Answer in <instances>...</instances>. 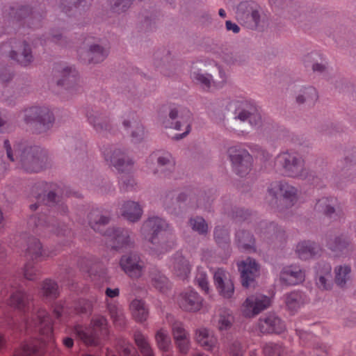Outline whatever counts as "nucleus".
<instances>
[{"label":"nucleus","mask_w":356,"mask_h":356,"mask_svg":"<svg viewBox=\"0 0 356 356\" xmlns=\"http://www.w3.org/2000/svg\"><path fill=\"white\" fill-rule=\"evenodd\" d=\"M26 331L38 332L41 339L23 343L14 350L13 356H43L46 343L53 341V320L48 312L40 309L31 319L26 320Z\"/></svg>","instance_id":"obj_1"},{"label":"nucleus","mask_w":356,"mask_h":356,"mask_svg":"<svg viewBox=\"0 0 356 356\" xmlns=\"http://www.w3.org/2000/svg\"><path fill=\"white\" fill-rule=\"evenodd\" d=\"M4 147L8 158L17 162L18 167L27 172H39L48 166V156L38 146H31L23 141L15 144L13 149L9 140H6Z\"/></svg>","instance_id":"obj_2"},{"label":"nucleus","mask_w":356,"mask_h":356,"mask_svg":"<svg viewBox=\"0 0 356 356\" xmlns=\"http://www.w3.org/2000/svg\"><path fill=\"white\" fill-rule=\"evenodd\" d=\"M141 232L146 239L153 245L151 248V253L159 256L161 254L168 251L174 245V241L172 239L167 244L165 238L172 234L169 229V225L161 218L154 216L145 220L141 227Z\"/></svg>","instance_id":"obj_3"},{"label":"nucleus","mask_w":356,"mask_h":356,"mask_svg":"<svg viewBox=\"0 0 356 356\" xmlns=\"http://www.w3.org/2000/svg\"><path fill=\"white\" fill-rule=\"evenodd\" d=\"M88 219L89 225L95 232H99L109 238L110 245L113 249L120 250L130 246L129 231L121 228L106 229L109 218L102 215L99 209L92 210L88 216Z\"/></svg>","instance_id":"obj_4"},{"label":"nucleus","mask_w":356,"mask_h":356,"mask_svg":"<svg viewBox=\"0 0 356 356\" xmlns=\"http://www.w3.org/2000/svg\"><path fill=\"white\" fill-rule=\"evenodd\" d=\"M275 165L282 166L286 175L307 180L317 186L319 178L304 168V161L296 153L282 152L275 159Z\"/></svg>","instance_id":"obj_5"},{"label":"nucleus","mask_w":356,"mask_h":356,"mask_svg":"<svg viewBox=\"0 0 356 356\" xmlns=\"http://www.w3.org/2000/svg\"><path fill=\"white\" fill-rule=\"evenodd\" d=\"M51 255L52 254L47 250L42 249L39 240L35 238H30L26 251V257L28 261L25 264L23 268L24 277L26 280L31 281L36 280L39 275V270L35 264Z\"/></svg>","instance_id":"obj_6"},{"label":"nucleus","mask_w":356,"mask_h":356,"mask_svg":"<svg viewBox=\"0 0 356 356\" xmlns=\"http://www.w3.org/2000/svg\"><path fill=\"white\" fill-rule=\"evenodd\" d=\"M107 333V320L102 316L94 317L90 327L76 325L74 328V335L87 345L95 344L99 336L106 335Z\"/></svg>","instance_id":"obj_7"},{"label":"nucleus","mask_w":356,"mask_h":356,"mask_svg":"<svg viewBox=\"0 0 356 356\" xmlns=\"http://www.w3.org/2000/svg\"><path fill=\"white\" fill-rule=\"evenodd\" d=\"M24 120L28 124H35L37 132L42 133L52 127L54 118L47 107L31 106L24 110Z\"/></svg>","instance_id":"obj_8"},{"label":"nucleus","mask_w":356,"mask_h":356,"mask_svg":"<svg viewBox=\"0 0 356 356\" xmlns=\"http://www.w3.org/2000/svg\"><path fill=\"white\" fill-rule=\"evenodd\" d=\"M8 54V56L21 65L26 66L33 61L29 45L25 42L10 41L0 46V55Z\"/></svg>","instance_id":"obj_9"},{"label":"nucleus","mask_w":356,"mask_h":356,"mask_svg":"<svg viewBox=\"0 0 356 356\" xmlns=\"http://www.w3.org/2000/svg\"><path fill=\"white\" fill-rule=\"evenodd\" d=\"M229 108H234L235 118L242 122L248 120L252 127L261 125V113L251 102L246 99L234 101L230 103Z\"/></svg>","instance_id":"obj_10"},{"label":"nucleus","mask_w":356,"mask_h":356,"mask_svg":"<svg viewBox=\"0 0 356 356\" xmlns=\"http://www.w3.org/2000/svg\"><path fill=\"white\" fill-rule=\"evenodd\" d=\"M169 115L170 118L175 122H163V126L165 128H173L178 131H184L181 134H176L173 138L178 140L187 136L191 131L192 122V115L190 111L186 108H179V110L172 108Z\"/></svg>","instance_id":"obj_11"},{"label":"nucleus","mask_w":356,"mask_h":356,"mask_svg":"<svg viewBox=\"0 0 356 356\" xmlns=\"http://www.w3.org/2000/svg\"><path fill=\"white\" fill-rule=\"evenodd\" d=\"M228 154L235 172L243 177L251 169L252 157L241 145H234L229 148Z\"/></svg>","instance_id":"obj_12"},{"label":"nucleus","mask_w":356,"mask_h":356,"mask_svg":"<svg viewBox=\"0 0 356 356\" xmlns=\"http://www.w3.org/2000/svg\"><path fill=\"white\" fill-rule=\"evenodd\" d=\"M271 304L270 298L261 293H256L248 296L241 307L244 316L252 318L262 311L266 309Z\"/></svg>","instance_id":"obj_13"},{"label":"nucleus","mask_w":356,"mask_h":356,"mask_svg":"<svg viewBox=\"0 0 356 356\" xmlns=\"http://www.w3.org/2000/svg\"><path fill=\"white\" fill-rule=\"evenodd\" d=\"M176 302L182 311L196 313L202 309L204 299L194 289H187L177 296Z\"/></svg>","instance_id":"obj_14"},{"label":"nucleus","mask_w":356,"mask_h":356,"mask_svg":"<svg viewBox=\"0 0 356 356\" xmlns=\"http://www.w3.org/2000/svg\"><path fill=\"white\" fill-rule=\"evenodd\" d=\"M8 15L13 20H24V24L29 27L36 28L40 25L41 16L27 6L15 3L10 8Z\"/></svg>","instance_id":"obj_15"},{"label":"nucleus","mask_w":356,"mask_h":356,"mask_svg":"<svg viewBox=\"0 0 356 356\" xmlns=\"http://www.w3.org/2000/svg\"><path fill=\"white\" fill-rule=\"evenodd\" d=\"M106 162L112 165L117 170L124 173L132 168L134 162L120 149L108 148L102 150Z\"/></svg>","instance_id":"obj_16"},{"label":"nucleus","mask_w":356,"mask_h":356,"mask_svg":"<svg viewBox=\"0 0 356 356\" xmlns=\"http://www.w3.org/2000/svg\"><path fill=\"white\" fill-rule=\"evenodd\" d=\"M92 308L91 301L87 300H80L74 302L73 307H69L65 302H58L53 306V313L55 318L59 320L63 314L71 316L90 313Z\"/></svg>","instance_id":"obj_17"},{"label":"nucleus","mask_w":356,"mask_h":356,"mask_svg":"<svg viewBox=\"0 0 356 356\" xmlns=\"http://www.w3.org/2000/svg\"><path fill=\"white\" fill-rule=\"evenodd\" d=\"M120 266L129 277L138 279L143 273L145 264L138 254L131 253L121 257Z\"/></svg>","instance_id":"obj_18"},{"label":"nucleus","mask_w":356,"mask_h":356,"mask_svg":"<svg viewBox=\"0 0 356 356\" xmlns=\"http://www.w3.org/2000/svg\"><path fill=\"white\" fill-rule=\"evenodd\" d=\"M268 191L273 199L277 198V194L280 193L288 207L293 206L297 201V189L286 182H273Z\"/></svg>","instance_id":"obj_19"},{"label":"nucleus","mask_w":356,"mask_h":356,"mask_svg":"<svg viewBox=\"0 0 356 356\" xmlns=\"http://www.w3.org/2000/svg\"><path fill=\"white\" fill-rule=\"evenodd\" d=\"M218 71L221 81L218 83L213 80L212 76L209 74H204L200 70H195L191 72V77L194 82L200 84L206 90L218 89L222 87L227 81L225 73L218 67Z\"/></svg>","instance_id":"obj_20"},{"label":"nucleus","mask_w":356,"mask_h":356,"mask_svg":"<svg viewBox=\"0 0 356 356\" xmlns=\"http://www.w3.org/2000/svg\"><path fill=\"white\" fill-rule=\"evenodd\" d=\"M257 327L263 334H281L286 330L284 323L276 315L269 314L259 319Z\"/></svg>","instance_id":"obj_21"},{"label":"nucleus","mask_w":356,"mask_h":356,"mask_svg":"<svg viewBox=\"0 0 356 356\" xmlns=\"http://www.w3.org/2000/svg\"><path fill=\"white\" fill-rule=\"evenodd\" d=\"M216 287L220 295L225 298H230L234 292V286L229 274L222 268H218L213 274Z\"/></svg>","instance_id":"obj_22"},{"label":"nucleus","mask_w":356,"mask_h":356,"mask_svg":"<svg viewBox=\"0 0 356 356\" xmlns=\"http://www.w3.org/2000/svg\"><path fill=\"white\" fill-rule=\"evenodd\" d=\"M238 268L241 272L242 285L248 288L258 276L259 266L254 259L247 258L245 260L238 264Z\"/></svg>","instance_id":"obj_23"},{"label":"nucleus","mask_w":356,"mask_h":356,"mask_svg":"<svg viewBox=\"0 0 356 356\" xmlns=\"http://www.w3.org/2000/svg\"><path fill=\"white\" fill-rule=\"evenodd\" d=\"M92 0H59L58 8L68 17L76 16L85 11Z\"/></svg>","instance_id":"obj_24"},{"label":"nucleus","mask_w":356,"mask_h":356,"mask_svg":"<svg viewBox=\"0 0 356 356\" xmlns=\"http://www.w3.org/2000/svg\"><path fill=\"white\" fill-rule=\"evenodd\" d=\"M169 266L174 275L182 280L188 277L191 270L190 262L179 252L174 254Z\"/></svg>","instance_id":"obj_25"},{"label":"nucleus","mask_w":356,"mask_h":356,"mask_svg":"<svg viewBox=\"0 0 356 356\" xmlns=\"http://www.w3.org/2000/svg\"><path fill=\"white\" fill-rule=\"evenodd\" d=\"M152 160L156 159L158 167L154 174L162 173L168 176L169 172L174 170L175 161L169 152H155L150 156Z\"/></svg>","instance_id":"obj_26"},{"label":"nucleus","mask_w":356,"mask_h":356,"mask_svg":"<svg viewBox=\"0 0 356 356\" xmlns=\"http://www.w3.org/2000/svg\"><path fill=\"white\" fill-rule=\"evenodd\" d=\"M305 273L297 266L284 267L280 273L282 282L287 285H296L305 280Z\"/></svg>","instance_id":"obj_27"},{"label":"nucleus","mask_w":356,"mask_h":356,"mask_svg":"<svg viewBox=\"0 0 356 356\" xmlns=\"http://www.w3.org/2000/svg\"><path fill=\"white\" fill-rule=\"evenodd\" d=\"M331 265L325 262L320 263L316 267V284L319 289H331Z\"/></svg>","instance_id":"obj_28"},{"label":"nucleus","mask_w":356,"mask_h":356,"mask_svg":"<svg viewBox=\"0 0 356 356\" xmlns=\"http://www.w3.org/2000/svg\"><path fill=\"white\" fill-rule=\"evenodd\" d=\"M56 71L60 73V78L57 81V85L65 87L67 90L73 88L78 81V72L72 67H56Z\"/></svg>","instance_id":"obj_29"},{"label":"nucleus","mask_w":356,"mask_h":356,"mask_svg":"<svg viewBox=\"0 0 356 356\" xmlns=\"http://www.w3.org/2000/svg\"><path fill=\"white\" fill-rule=\"evenodd\" d=\"M286 308L291 312H297L299 309L309 302L307 296L301 291H294L284 296Z\"/></svg>","instance_id":"obj_30"},{"label":"nucleus","mask_w":356,"mask_h":356,"mask_svg":"<svg viewBox=\"0 0 356 356\" xmlns=\"http://www.w3.org/2000/svg\"><path fill=\"white\" fill-rule=\"evenodd\" d=\"M32 298L24 291L17 289L13 292L9 299V305L19 311L26 312L29 311Z\"/></svg>","instance_id":"obj_31"},{"label":"nucleus","mask_w":356,"mask_h":356,"mask_svg":"<svg viewBox=\"0 0 356 356\" xmlns=\"http://www.w3.org/2000/svg\"><path fill=\"white\" fill-rule=\"evenodd\" d=\"M86 115L89 123L97 132L110 131L111 124L110 119L108 117L93 110L88 111Z\"/></svg>","instance_id":"obj_32"},{"label":"nucleus","mask_w":356,"mask_h":356,"mask_svg":"<svg viewBox=\"0 0 356 356\" xmlns=\"http://www.w3.org/2000/svg\"><path fill=\"white\" fill-rule=\"evenodd\" d=\"M120 212L125 219L134 222L139 220L141 218L143 209L138 202L127 201L122 204Z\"/></svg>","instance_id":"obj_33"},{"label":"nucleus","mask_w":356,"mask_h":356,"mask_svg":"<svg viewBox=\"0 0 356 356\" xmlns=\"http://www.w3.org/2000/svg\"><path fill=\"white\" fill-rule=\"evenodd\" d=\"M32 222L35 223V225L38 230L44 229H47V232H54L58 235L63 234H63H65V232H67V229H63V228H61L60 230L58 228L55 229V225L53 222H54V220L44 213L40 214L39 216H32L30 218L29 223H31Z\"/></svg>","instance_id":"obj_34"},{"label":"nucleus","mask_w":356,"mask_h":356,"mask_svg":"<svg viewBox=\"0 0 356 356\" xmlns=\"http://www.w3.org/2000/svg\"><path fill=\"white\" fill-rule=\"evenodd\" d=\"M195 339L197 343L206 350H212L217 343V339L212 332L204 327L196 330Z\"/></svg>","instance_id":"obj_35"},{"label":"nucleus","mask_w":356,"mask_h":356,"mask_svg":"<svg viewBox=\"0 0 356 356\" xmlns=\"http://www.w3.org/2000/svg\"><path fill=\"white\" fill-rule=\"evenodd\" d=\"M321 250L319 245L315 243L304 241L297 245L296 252L300 259L307 260L318 254Z\"/></svg>","instance_id":"obj_36"},{"label":"nucleus","mask_w":356,"mask_h":356,"mask_svg":"<svg viewBox=\"0 0 356 356\" xmlns=\"http://www.w3.org/2000/svg\"><path fill=\"white\" fill-rule=\"evenodd\" d=\"M350 244V237L343 234L336 236L334 239L330 238L327 242L328 248L337 254L343 253L345 251H347Z\"/></svg>","instance_id":"obj_37"},{"label":"nucleus","mask_w":356,"mask_h":356,"mask_svg":"<svg viewBox=\"0 0 356 356\" xmlns=\"http://www.w3.org/2000/svg\"><path fill=\"white\" fill-rule=\"evenodd\" d=\"M130 309L136 321L143 322L147 320L149 310L143 300L138 299L134 300L130 304Z\"/></svg>","instance_id":"obj_38"},{"label":"nucleus","mask_w":356,"mask_h":356,"mask_svg":"<svg viewBox=\"0 0 356 356\" xmlns=\"http://www.w3.org/2000/svg\"><path fill=\"white\" fill-rule=\"evenodd\" d=\"M123 125L125 128L130 127L134 129V130H132L131 133L132 142L138 143L145 136V130L143 126L139 121L132 118L131 120H124Z\"/></svg>","instance_id":"obj_39"},{"label":"nucleus","mask_w":356,"mask_h":356,"mask_svg":"<svg viewBox=\"0 0 356 356\" xmlns=\"http://www.w3.org/2000/svg\"><path fill=\"white\" fill-rule=\"evenodd\" d=\"M337 200L332 197H323L318 200L315 205V210L324 213L327 217L332 218L335 209L334 205Z\"/></svg>","instance_id":"obj_40"},{"label":"nucleus","mask_w":356,"mask_h":356,"mask_svg":"<svg viewBox=\"0 0 356 356\" xmlns=\"http://www.w3.org/2000/svg\"><path fill=\"white\" fill-rule=\"evenodd\" d=\"M134 337L136 344L143 356H154L153 350L144 334L137 331L134 333Z\"/></svg>","instance_id":"obj_41"},{"label":"nucleus","mask_w":356,"mask_h":356,"mask_svg":"<svg viewBox=\"0 0 356 356\" xmlns=\"http://www.w3.org/2000/svg\"><path fill=\"white\" fill-rule=\"evenodd\" d=\"M41 293L47 299H56L59 294L58 284L51 280L46 279L42 283Z\"/></svg>","instance_id":"obj_42"},{"label":"nucleus","mask_w":356,"mask_h":356,"mask_svg":"<svg viewBox=\"0 0 356 356\" xmlns=\"http://www.w3.org/2000/svg\"><path fill=\"white\" fill-rule=\"evenodd\" d=\"M335 283L340 287H343L350 278L351 268L348 265L339 266L334 269Z\"/></svg>","instance_id":"obj_43"},{"label":"nucleus","mask_w":356,"mask_h":356,"mask_svg":"<svg viewBox=\"0 0 356 356\" xmlns=\"http://www.w3.org/2000/svg\"><path fill=\"white\" fill-rule=\"evenodd\" d=\"M236 237L240 248L244 250H250L254 249V239L250 232L246 231H238L236 232Z\"/></svg>","instance_id":"obj_44"},{"label":"nucleus","mask_w":356,"mask_h":356,"mask_svg":"<svg viewBox=\"0 0 356 356\" xmlns=\"http://www.w3.org/2000/svg\"><path fill=\"white\" fill-rule=\"evenodd\" d=\"M263 352L265 356H286L289 351L280 343L269 342L264 346Z\"/></svg>","instance_id":"obj_45"},{"label":"nucleus","mask_w":356,"mask_h":356,"mask_svg":"<svg viewBox=\"0 0 356 356\" xmlns=\"http://www.w3.org/2000/svg\"><path fill=\"white\" fill-rule=\"evenodd\" d=\"M107 55L108 50L97 44L91 45L88 52L89 61L95 63L103 61Z\"/></svg>","instance_id":"obj_46"},{"label":"nucleus","mask_w":356,"mask_h":356,"mask_svg":"<svg viewBox=\"0 0 356 356\" xmlns=\"http://www.w3.org/2000/svg\"><path fill=\"white\" fill-rule=\"evenodd\" d=\"M318 99V94L314 87L309 86L301 90V93L296 97L298 104L306 102L309 104H314Z\"/></svg>","instance_id":"obj_47"},{"label":"nucleus","mask_w":356,"mask_h":356,"mask_svg":"<svg viewBox=\"0 0 356 356\" xmlns=\"http://www.w3.org/2000/svg\"><path fill=\"white\" fill-rule=\"evenodd\" d=\"M152 284L159 291L164 292L168 287V280L165 276L159 271L154 270L150 273Z\"/></svg>","instance_id":"obj_48"},{"label":"nucleus","mask_w":356,"mask_h":356,"mask_svg":"<svg viewBox=\"0 0 356 356\" xmlns=\"http://www.w3.org/2000/svg\"><path fill=\"white\" fill-rule=\"evenodd\" d=\"M155 339L160 350L163 351L168 350L171 344V339L166 330L162 328L157 331Z\"/></svg>","instance_id":"obj_49"},{"label":"nucleus","mask_w":356,"mask_h":356,"mask_svg":"<svg viewBox=\"0 0 356 356\" xmlns=\"http://www.w3.org/2000/svg\"><path fill=\"white\" fill-rule=\"evenodd\" d=\"M108 309L113 323L116 326L122 327L125 324L124 312L121 308H119L114 304H108Z\"/></svg>","instance_id":"obj_50"},{"label":"nucleus","mask_w":356,"mask_h":356,"mask_svg":"<svg viewBox=\"0 0 356 356\" xmlns=\"http://www.w3.org/2000/svg\"><path fill=\"white\" fill-rule=\"evenodd\" d=\"M195 282L201 290L206 294L209 293V284L208 282L207 274L202 268H197L195 276Z\"/></svg>","instance_id":"obj_51"},{"label":"nucleus","mask_w":356,"mask_h":356,"mask_svg":"<svg viewBox=\"0 0 356 356\" xmlns=\"http://www.w3.org/2000/svg\"><path fill=\"white\" fill-rule=\"evenodd\" d=\"M234 318L229 311L223 310L219 315L218 321V327L220 330H226L229 329L233 323Z\"/></svg>","instance_id":"obj_52"},{"label":"nucleus","mask_w":356,"mask_h":356,"mask_svg":"<svg viewBox=\"0 0 356 356\" xmlns=\"http://www.w3.org/2000/svg\"><path fill=\"white\" fill-rule=\"evenodd\" d=\"M44 195L42 197V200L46 202V204H48L49 207H54L59 212L65 213L67 210V207L63 203L60 202V201H56V195L53 192H49L46 199H44Z\"/></svg>","instance_id":"obj_53"},{"label":"nucleus","mask_w":356,"mask_h":356,"mask_svg":"<svg viewBox=\"0 0 356 356\" xmlns=\"http://www.w3.org/2000/svg\"><path fill=\"white\" fill-rule=\"evenodd\" d=\"M111 9L115 13L126 11L131 4L132 0H108Z\"/></svg>","instance_id":"obj_54"},{"label":"nucleus","mask_w":356,"mask_h":356,"mask_svg":"<svg viewBox=\"0 0 356 356\" xmlns=\"http://www.w3.org/2000/svg\"><path fill=\"white\" fill-rule=\"evenodd\" d=\"M172 332L175 341L189 337L181 322L176 321L172 325Z\"/></svg>","instance_id":"obj_55"},{"label":"nucleus","mask_w":356,"mask_h":356,"mask_svg":"<svg viewBox=\"0 0 356 356\" xmlns=\"http://www.w3.org/2000/svg\"><path fill=\"white\" fill-rule=\"evenodd\" d=\"M190 223L193 229L199 232L200 234H204L207 232L208 225L206 223L204 219L201 217L191 218Z\"/></svg>","instance_id":"obj_56"},{"label":"nucleus","mask_w":356,"mask_h":356,"mask_svg":"<svg viewBox=\"0 0 356 356\" xmlns=\"http://www.w3.org/2000/svg\"><path fill=\"white\" fill-rule=\"evenodd\" d=\"M214 237L218 244L227 243L229 242V234L227 229L216 227L214 231Z\"/></svg>","instance_id":"obj_57"},{"label":"nucleus","mask_w":356,"mask_h":356,"mask_svg":"<svg viewBox=\"0 0 356 356\" xmlns=\"http://www.w3.org/2000/svg\"><path fill=\"white\" fill-rule=\"evenodd\" d=\"M119 182L124 191L132 189L136 184L134 179L129 175H121Z\"/></svg>","instance_id":"obj_58"},{"label":"nucleus","mask_w":356,"mask_h":356,"mask_svg":"<svg viewBox=\"0 0 356 356\" xmlns=\"http://www.w3.org/2000/svg\"><path fill=\"white\" fill-rule=\"evenodd\" d=\"M175 343L179 350L183 354H186L190 348V338L189 337L183 338L181 339L175 340Z\"/></svg>","instance_id":"obj_59"},{"label":"nucleus","mask_w":356,"mask_h":356,"mask_svg":"<svg viewBox=\"0 0 356 356\" xmlns=\"http://www.w3.org/2000/svg\"><path fill=\"white\" fill-rule=\"evenodd\" d=\"M244 349L238 341H234L232 343L229 353L230 356H243Z\"/></svg>","instance_id":"obj_60"},{"label":"nucleus","mask_w":356,"mask_h":356,"mask_svg":"<svg viewBox=\"0 0 356 356\" xmlns=\"http://www.w3.org/2000/svg\"><path fill=\"white\" fill-rule=\"evenodd\" d=\"M225 27L227 31H231L234 33H238L240 31V27L236 23H233L229 20L226 21Z\"/></svg>","instance_id":"obj_61"},{"label":"nucleus","mask_w":356,"mask_h":356,"mask_svg":"<svg viewBox=\"0 0 356 356\" xmlns=\"http://www.w3.org/2000/svg\"><path fill=\"white\" fill-rule=\"evenodd\" d=\"M8 339L6 335L0 332V352L8 348Z\"/></svg>","instance_id":"obj_62"},{"label":"nucleus","mask_w":356,"mask_h":356,"mask_svg":"<svg viewBox=\"0 0 356 356\" xmlns=\"http://www.w3.org/2000/svg\"><path fill=\"white\" fill-rule=\"evenodd\" d=\"M106 295L109 298H115L119 296L118 289H110L107 288L106 290Z\"/></svg>","instance_id":"obj_63"},{"label":"nucleus","mask_w":356,"mask_h":356,"mask_svg":"<svg viewBox=\"0 0 356 356\" xmlns=\"http://www.w3.org/2000/svg\"><path fill=\"white\" fill-rule=\"evenodd\" d=\"M251 18H252V21L254 22L255 25H257L259 22V18H260L259 11L256 10H252L251 13Z\"/></svg>","instance_id":"obj_64"}]
</instances>
